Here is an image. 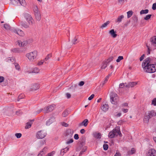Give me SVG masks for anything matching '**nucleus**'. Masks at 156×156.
Segmentation results:
<instances>
[{
  "mask_svg": "<svg viewBox=\"0 0 156 156\" xmlns=\"http://www.w3.org/2000/svg\"><path fill=\"white\" fill-rule=\"evenodd\" d=\"M113 59V56L110 57L105 62H107V63H109L112 61Z\"/></svg>",
  "mask_w": 156,
  "mask_h": 156,
  "instance_id": "nucleus-42",
  "label": "nucleus"
},
{
  "mask_svg": "<svg viewBox=\"0 0 156 156\" xmlns=\"http://www.w3.org/2000/svg\"><path fill=\"white\" fill-rule=\"evenodd\" d=\"M110 99L112 103L116 104L118 101V97L116 94L112 92L110 95Z\"/></svg>",
  "mask_w": 156,
  "mask_h": 156,
  "instance_id": "nucleus-6",
  "label": "nucleus"
},
{
  "mask_svg": "<svg viewBox=\"0 0 156 156\" xmlns=\"http://www.w3.org/2000/svg\"><path fill=\"white\" fill-rule=\"evenodd\" d=\"M54 121H55V118L53 117H52L46 122V125L47 126H49Z\"/></svg>",
  "mask_w": 156,
  "mask_h": 156,
  "instance_id": "nucleus-18",
  "label": "nucleus"
},
{
  "mask_svg": "<svg viewBox=\"0 0 156 156\" xmlns=\"http://www.w3.org/2000/svg\"><path fill=\"white\" fill-rule=\"evenodd\" d=\"M85 138H83L82 141L78 144L77 147L76 148V151H79L82 149V147L85 146Z\"/></svg>",
  "mask_w": 156,
  "mask_h": 156,
  "instance_id": "nucleus-11",
  "label": "nucleus"
},
{
  "mask_svg": "<svg viewBox=\"0 0 156 156\" xmlns=\"http://www.w3.org/2000/svg\"><path fill=\"white\" fill-rule=\"evenodd\" d=\"M146 155L147 156H156V151L154 149H150L148 150Z\"/></svg>",
  "mask_w": 156,
  "mask_h": 156,
  "instance_id": "nucleus-12",
  "label": "nucleus"
},
{
  "mask_svg": "<svg viewBox=\"0 0 156 156\" xmlns=\"http://www.w3.org/2000/svg\"><path fill=\"white\" fill-rule=\"evenodd\" d=\"M126 84H127L126 83H120L119 85V87L120 88H122L124 87H126Z\"/></svg>",
  "mask_w": 156,
  "mask_h": 156,
  "instance_id": "nucleus-46",
  "label": "nucleus"
},
{
  "mask_svg": "<svg viewBox=\"0 0 156 156\" xmlns=\"http://www.w3.org/2000/svg\"><path fill=\"white\" fill-rule=\"evenodd\" d=\"M84 84V81H81L79 83V85L80 86H83Z\"/></svg>",
  "mask_w": 156,
  "mask_h": 156,
  "instance_id": "nucleus-59",
  "label": "nucleus"
},
{
  "mask_svg": "<svg viewBox=\"0 0 156 156\" xmlns=\"http://www.w3.org/2000/svg\"><path fill=\"white\" fill-rule=\"evenodd\" d=\"M15 136L17 138H19L22 136V134L21 133H16L15 134Z\"/></svg>",
  "mask_w": 156,
  "mask_h": 156,
  "instance_id": "nucleus-44",
  "label": "nucleus"
},
{
  "mask_svg": "<svg viewBox=\"0 0 156 156\" xmlns=\"http://www.w3.org/2000/svg\"><path fill=\"white\" fill-rule=\"evenodd\" d=\"M103 147L105 150H107L108 148V145L106 144H104Z\"/></svg>",
  "mask_w": 156,
  "mask_h": 156,
  "instance_id": "nucleus-51",
  "label": "nucleus"
},
{
  "mask_svg": "<svg viewBox=\"0 0 156 156\" xmlns=\"http://www.w3.org/2000/svg\"><path fill=\"white\" fill-rule=\"evenodd\" d=\"M37 55V52L36 51L27 53L26 56L28 58L29 60L31 62H34L36 59Z\"/></svg>",
  "mask_w": 156,
  "mask_h": 156,
  "instance_id": "nucleus-3",
  "label": "nucleus"
},
{
  "mask_svg": "<svg viewBox=\"0 0 156 156\" xmlns=\"http://www.w3.org/2000/svg\"><path fill=\"white\" fill-rule=\"evenodd\" d=\"M149 119L147 118V117H145L144 118V122L145 123H147L149 122Z\"/></svg>",
  "mask_w": 156,
  "mask_h": 156,
  "instance_id": "nucleus-50",
  "label": "nucleus"
},
{
  "mask_svg": "<svg viewBox=\"0 0 156 156\" xmlns=\"http://www.w3.org/2000/svg\"><path fill=\"white\" fill-rule=\"evenodd\" d=\"M107 64V62H105L103 63L101 68V70L105 69L106 67Z\"/></svg>",
  "mask_w": 156,
  "mask_h": 156,
  "instance_id": "nucleus-28",
  "label": "nucleus"
},
{
  "mask_svg": "<svg viewBox=\"0 0 156 156\" xmlns=\"http://www.w3.org/2000/svg\"><path fill=\"white\" fill-rule=\"evenodd\" d=\"M110 23V21H107L104 24L102 25V26L101 27V28L102 29H103L104 28L106 27L108 24Z\"/></svg>",
  "mask_w": 156,
  "mask_h": 156,
  "instance_id": "nucleus-30",
  "label": "nucleus"
},
{
  "mask_svg": "<svg viewBox=\"0 0 156 156\" xmlns=\"http://www.w3.org/2000/svg\"><path fill=\"white\" fill-rule=\"evenodd\" d=\"M66 97L67 98H69L71 97V95L69 93H67L66 94Z\"/></svg>",
  "mask_w": 156,
  "mask_h": 156,
  "instance_id": "nucleus-54",
  "label": "nucleus"
},
{
  "mask_svg": "<svg viewBox=\"0 0 156 156\" xmlns=\"http://www.w3.org/2000/svg\"><path fill=\"white\" fill-rule=\"evenodd\" d=\"M69 149V147H66L64 149L62 150L61 151L60 154L61 155H63L64 154V153H66Z\"/></svg>",
  "mask_w": 156,
  "mask_h": 156,
  "instance_id": "nucleus-27",
  "label": "nucleus"
},
{
  "mask_svg": "<svg viewBox=\"0 0 156 156\" xmlns=\"http://www.w3.org/2000/svg\"><path fill=\"white\" fill-rule=\"evenodd\" d=\"M24 17L26 20L32 17L28 13H26L24 15Z\"/></svg>",
  "mask_w": 156,
  "mask_h": 156,
  "instance_id": "nucleus-38",
  "label": "nucleus"
},
{
  "mask_svg": "<svg viewBox=\"0 0 156 156\" xmlns=\"http://www.w3.org/2000/svg\"><path fill=\"white\" fill-rule=\"evenodd\" d=\"M147 55L150 54V51L151 50L153 47L156 46V40H151L149 44H147Z\"/></svg>",
  "mask_w": 156,
  "mask_h": 156,
  "instance_id": "nucleus-5",
  "label": "nucleus"
},
{
  "mask_svg": "<svg viewBox=\"0 0 156 156\" xmlns=\"http://www.w3.org/2000/svg\"><path fill=\"white\" fill-rule=\"evenodd\" d=\"M33 41V40H18L17 44L20 47H24L28 44H30Z\"/></svg>",
  "mask_w": 156,
  "mask_h": 156,
  "instance_id": "nucleus-4",
  "label": "nucleus"
},
{
  "mask_svg": "<svg viewBox=\"0 0 156 156\" xmlns=\"http://www.w3.org/2000/svg\"><path fill=\"white\" fill-rule=\"evenodd\" d=\"M55 105H52L45 107L43 109V112L44 113H47L53 110L55 107Z\"/></svg>",
  "mask_w": 156,
  "mask_h": 156,
  "instance_id": "nucleus-8",
  "label": "nucleus"
},
{
  "mask_svg": "<svg viewBox=\"0 0 156 156\" xmlns=\"http://www.w3.org/2000/svg\"><path fill=\"white\" fill-rule=\"evenodd\" d=\"M110 76V75H108L107 76H106V77L105 78V80L103 82H102L101 83V84H102V86L104 85V84L107 82V81L108 79V78L109 76Z\"/></svg>",
  "mask_w": 156,
  "mask_h": 156,
  "instance_id": "nucleus-32",
  "label": "nucleus"
},
{
  "mask_svg": "<svg viewBox=\"0 0 156 156\" xmlns=\"http://www.w3.org/2000/svg\"><path fill=\"white\" fill-rule=\"evenodd\" d=\"M77 40H69V44L70 45L75 44L78 42Z\"/></svg>",
  "mask_w": 156,
  "mask_h": 156,
  "instance_id": "nucleus-24",
  "label": "nucleus"
},
{
  "mask_svg": "<svg viewBox=\"0 0 156 156\" xmlns=\"http://www.w3.org/2000/svg\"><path fill=\"white\" fill-rule=\"evenodd\" d=\"M152 9L153 10L156 9V3H154L153 4Z\"/></svg>",
  "mask_w": 156,
  "mask_h": 156,
  "instance_id": "nucleus-55",
  "label": "nucleus"
},
{
  "mask_svg": "<svg viewBox=\"0 0 156 156\" xmlns=\"http://www.w3.org/2000/svg\"><path fill=\"white\" fill-rule=\"evenodd\" d=\"M51 57V54H49L47 55L46 58H45V61L48 60Z\"/></svg>",
  "mask_w": 156,
  "mask_h": 156,
  "instance_id": "nucleus-45",
  "label": "nucleus"
},
{
  "mask_svg": "<svg viewBox=\"0 0 156 156\" xmlns=\"http://www.w3.org/2000/svg\"><path fill=\"white\" fill-rule=\"evenodd\" d=\"M40 143L41 145H42L45 144V140H41L40 142Z\"/></svg>",
  "mask_w": 156,
  "mask_h": 156,
  "instance_id": "nucleus-63",
  "label": "nucleus"
},
{
  "mask_svg": "<svg viewBox=\"0 0 156 156\" xmlns=\"http://www.w3.org/2000/svg\"><path fill=\"white\" fill-rule=\"evenodd\" d=\"M128 18H130L133 15V12L132 11H129L127 12Z\"/></svg>",
  "mask_w": 156,
  "mask_h": 156,
  "instance_id": "nucleus-34",
  "label": "nucleus"
},
{
  "mask_svg": "<svg viewBox=\"0 0 156 156\" xmlns=\"http://www.w3.org/2000/svg\"><path fill=\"white\" fill-rule=\"evenodd\" d=\"M46 135V133L44 131L40 130L37 133L36 136L38 139H42Z\"/></svg>",
  "mask_w": 156,
  "mask_h": 156,
  "instance_id": "nucleus-9",
  "label": "nucleus"
},
{
  "mask_svg": "<svg viewBox=\"0 0 156 156\" xmlns=\"http://www.w3.org/2000/svg\"><path fill=\"white\" fill-rule=\"evenodd\" d=\"M44 62V61L43 60H41L39 61L37 63V65L38 66H40L42 65Z\"/></svg>",
  "mask_w": 156,
  "mask_h": 156,
  "instance_id": "nucleus-56",
  "label": "nucleus"
},
{
  "mask_svg": "<svg viewBox=\"0 0 156 156\" xmlns=\"http://www.w3.org/2000/svg\"><path fill=\"white\" fill-rule=\"evenodd\" d=\"M136 150L134 148H132L131 151H128V154L129 155L132 154L134 153L135 152Z\"/></svg>",
  "mask_w": 156,
  "mask_h": 156,
  "instance_id": "nucleus-29",
  "label": "nucleus"
},
{
  "mask_svg": "<svg viewBox=\"0 0 156 156\" xmlns=\"http://www.w3.org/2000/svg\"><path fill=\"white\" fill-rule=\"evenodd\" d=\"M148 12L149 10L147 9H146L145 10H142L140 11V14L141 15L144 14H147L148 13Z\"/></svg>",
  "mask_w": 156,
  "mask_h": 156,
  "instance_id": "nucleus-31",
  "label": "nucleus"
},
{
  "mask_svg": "<svg viewBox=\"0 0 156 156\" xmlns=\"http://www.w3.org/2000/svg\"><path fill=\"white\" fill-rule=\"evenodd\" d=\"M20 24L25 28H27L29 27V26L26 23L23 21L20 22Z\"/></svg>",
  "mask_w": 156,
  "mask_h": 156,
  "instance_id": "nucleus-25",
  "label": "nucleus"
},
{
  "mask_svg": "<svg viewBox=\"0 0 156 156\" xmlns=\"http://www.w3.org/2000/svg\"><path fill=\"white\" fill-rule=\"evenodd\" d=\"M12 3L14 5H21L24 6L26 5L25 0H10Z\"/></svg>",
  "mask_w": 156,
  "mask_h": 156,
  "instance_id": "nucleus-7",
  "label": "nucleus"
},
{
  "mask_svg": "<svg viewBox=\"0 0 156 156\" xmlns=\"http://www.w3.org/2000/svg\"><path fill=\"white\" fill-rule=\"evenodd\" d=\"M123 59V58L122 56H119L118 57V59L116 60V61L117 62H119Z\"/></svg>",
  "mask_w": 156,
  "mask_h": 156,
  "instance_id": "nucleus-40",
  "label": "nucleus"
},
{
  "mask_svg": "<svg viewBox=\"0 0 156 156\" xmlns=\"http://www.w3.org/2000/svg\"><path fill=\"white\" fill-rule=\"evenodd\" d=\"M33 9L34 14L40 12L38 11V7L37 6L34 7Z\"/></svg>",
  "mask_w": 156,
  "mask_h": 156,
  "instance_id": "nucleus-39",
  "label": "nucleus"
},
{
  "mask_svg": "<svg viewBox=\"0 0 156 156\" xmlns=\"http://www.w3.org/2000/svg\"><path fill=\"white\" fill-rule=\"evenodd\" d=\"M94 136L96 138L100 139L101 138V135L99 133H95L94 134Z\"/></svg>",
  "mask_w": 156,
  "mask_h": 156,
  "instance_id": "nucleus-33",
  "label": "nucleus"
},
{
  "mask_svg": "<svg viewBox=\"0 0 156 156\" xmlns=\"http://www.w3.org/2000/svg\"><path fill=\"white\" fill-rule=\"evenodd\" d=\"M11 30L13 32L17 34L20 36H23L24 35L23 32L20 29L13 28Z\"/></svg>",
  "mask_w": 156,
  "mask_h": 156,
  "instance_id": "nucleus-10",
  "label": "nucleus"
},
{
  "mask_svg": "<svg viewBox=\"0 0 156 156\" xmlns=\"http://www.w3.org/2000/svg\"><path fill=\"white\" fill-rule=\"evenodd\" d=\"M87 149V147L86 146H84L81 150V151L83 152L85 151Z\"/></svg>",
  "mask_w": 156,
  "mask_h": 156,
  "instance_id": "nucleus-53",
  "label": "nucleus"
},
{
  "mask_svg": "<svg viewBox=\"0 0 156 156\" xmlns=\"http://www.w3.org/2000/svg\"><path fill=\"white\" fill-rule=\"evenodd\" d=\"M88 122V120L87 119H84L82 122L79 123L78 126H83L86 127L87 125Z\"/></svg>",
  "mask_w": 156,
  "mask_h": 156,
  "instance_id": "nucleus-16",
  "label": "nucleus"
},
{
  "mask_svg": "<svg viewBox=\"0 0 156 156\" xmlns=\"http://www.w3.org/2000/svg\"><path fill=\"white\" fill-rule=\"evenodd\" d=\"M29 24L30 25H33L34 24V21L32 17L29 18L27 20Z\"/></svg>",
  "mask_w": 156,
  "mask_h": 156,
  "instance_id": "nucleus-21",
  "label": "nucleus"
},
{
  "mask_svg": "<svg viewBox=\"0 0 156 156\" xmlns=\"http://www.w3.org/2000/svg\"><path fill=\"white\" fill-rule=\"evenodd\" d=\"M36 19L37 20H40L41 19V15L40 12L34 14Z\"/></svg>",
  "mask_w": 156,
  "mask_h": 156,
  "instance_id": "nucleus-26",
  "label": "nucleus"
},
{
  "mask_svg": "<svg viewBox=\"0 0 156 156\" xmlns=\"http://www.w3.org/2000/svg\"><path fill=\"white\" fill-rule=\"evenodd\" d=\"M137 83L136 82H132L129 83L126 85V87L127 88L133 87L137 84Z\"/></svg>",
  "mask_w": 156,
  "mask_h": 156,
  "instance_id": "nucleus-15",
  "label": "nucleus"
},
{
  "mask_svg": "<svg viewBox=\"0 0 156 156\" xmlns=\"http://www.w3.org/2000/svg\"><path fill=\"white\" fill-rule=\"evenodd\" d=\"M29 68L28 69L27 68V70L25 71L26 73H38L40 71V69L37 68L35 67L32 69V70L30 71L29 70Z\"/></svg>",
  "mask_w": 156,
  "mask_h": 156,
  "instance_id": "nucleus-13",
  "label": "nucleus"
},
{
  "mask_svg": "<svg viewBox=\"0 0 156 156\" xmlns=\"http://www.w3.org/2000/svg\"><path fill=\"white\" fill-rule=\"evenodd\" d=\"M101 109L104 112L107 111L109 109V106L107 104L103 105L101 107Z\"/></svg>",
  "mask_w": 156,
  "mask_h": 156,
  "instance_id": "nucleus-17",
  "label": "nucleus"
},
{
  "mask_svg": "<svg viewBox=\"0 0 156 156\" xmlns=\"http://www.w3.org/2000/svg\"><path fill=\"white\" fill-rule=\"evenodd\" d=\"M62 124L63 126L65 127H68L69 126L68 124L64 122H62Z\"/></svg>",
  "mask_w": 156,
  "mask_h": 156,
  "instance_id": "nucleus-61",
  "label": "nucleus"
},
{
  "mask_svg": "<svg viewBox=\"0 0 156 156\" xmlns=\"http://www.w3.org/2000/svg\"><path fill=\"white\" fill-rule=\"evenodd\" d=\"M146 115H148L149 116H150V118H151V117H152V115H151V114H150V111H148L146 113Z\"/></svg>",
  "mask_w": 156,
  "mask_h": 156,
  "instance_id": "nucleus-60",
  "label": "nucleus"
},
{
  "mask_svg": "<svg viewBox=\"0 0 156 156\" xmlns=\"http://www.w3.org/2000/svg\"><path fill=\"white\" fill-rule=\"evenodd\" d=\"M69 114V112L68 110H65V111L62 114V115L63 116L65 117L68 114Z\"/></svg>",
  "mask_w": 156,
  "mask_h": 156,
  "instance_id": "nucleus-35",
  "label": "nucleus"
},
{
  "mask_svg": "<svg viewBox=\"0 0 156 156\" xmlns=\"http://www.w3.org/2000/svg\"><path fill=\"white\" fill-rule=\"evenodd\" d=\"M4 28L7 30H9L10 28V25L8 24H5L4 25Z\"/></svg>",
  "mask_w": 156,
  "mask_h": 156,
  "instance_id": "nucleus-37",
  "label": "nucleus"
},
{
  "mask_svg": "<svg viewBox=\"0 0 156 156\" xmlns=\"http://www.w3.org/2000/svg\"><path fill=\"white\" fill-rule=\"evenodd\" d=\"M123 15H121L118 17L117 19L115 21V22L117 23H119L122 21V20L124 18Z\"/></svg>",
  "mask_w": 156,
  "mask_h": 156,
  "instance_id": "nucleus-22",
  "label": "nucleus"
},
{
  "mask_svg": "<svg viewBox=\"0 0 156 156\" xmlns=\"http://www.w3.org/2000/svg\"><path fill=\"white\" fill-rule=\"evenodd\" d=\"M31 123L28 122L27 123L25 127L26 129H28L31 127Z\"/></svg>",
  "mask_w": 156,
  "mask_h": 156,
  "instance_id": "nucleus-36",
  "label": "nucleus"
},
{
  "mask_svg": "<svg viewBox=\"0 0 156 156\" xmlns=\"http://www.w3.org/2000/svg\"><path fill=\"white\" fill-rule=\"evenodd\" d=\"M151 105H156V98H154L152 101Z\"/></svg>",
  "mask_w": 156,
  "mask_h": 156,
  "instance_id": "nucleus-47",
  "label": "nucleus"
},
{
  "mask_svg": "<svg viewBox=\"0 0 156 156\" xmlns=\"http://www.w3.org/2000/svg\"><path fill=\"white\" fill-rule=\"evenodd\" d=\"M55 151H52L51 152L48 153L46 156H52L55 154Z\"/></svg>",
  "mask_w": 156,
  "mask_h": 156,
  "instance_id": "nucleus-48",
  "label": "nucleus"
},
{
  "mask_svg": "<svg viewBox=\"0 0 156 156\" xmlns=\"http://www.w3.org/2000/svg\"><path fill=\"white\" fill-rule=\"evenodd\" d=\"M150 114H151V115L152 116H155L156 115V113L155 111L154 110H152L151 111H150Z\"/></svg>",
  "mask_w": 156,
  "mask_h": 156,
  "instance_id": "nucleus-49",
  "label": "nucleus"
},
{
  "mask_svg": "<svg viewBox=\"0 0 156 156\" xmlns=\"http://www.w3.org/2000/svg\"><path fill=\"white\" fill-rule=\"evenodd\" d=\"M94 94H92L90 97H89L88 98V100H91L94 97Z\"/></svg>",
  "mask_w": 156,
  "mask_h": 156,
  "instance_id": "nucleus-57",
  "label": "nucleus"
},
{
  "mask_svg": "<svg viewBox=\"0 0 156 156\" xmlns=\"http://www.w3.org/2000/svg\"><path fill=\"white\" fill-rule=\"evenodd\" d=\"M73 133V130L72 129H67L66 132V136L68 138L72 137Z\"/></svg>",
  "mask_w": 156,
  "mask_h": 156,
  "instance_id": "nucleus-14",
  "label": "nucleus"
},
{
  "mask_svg": "<svg viewBox=\"0 0 156 156\" xmlns=\"http://www.w3.org/2000/svg\"><path fill=\"white\" fill-rule=\"evenodd\" d=\"M39 88L38 85L37 84H35L32 85L31 86L30 90L31 91L35 90Z\"/></svg>",
  "mask_w": 156,
  "mask_h": 156,
  "instance_id": "nucleus-19",
  "label": "nucleus"
},
{
  "mask_svg": "<svg viewBox=\"0 0 156 156\" xmlns=\"http://www.w3.org/2000/svg\"><path fill=\"white\" fill-rule=\"evenodd\" d=\"M73 139H70L69 140H68V141H67L66 143V144H69L70 143H73Z\"/></svg>",
  "mask_w": 156,
  "mask_h": 156,
  "instance_id": "nucleus-52",
  "label": "nucleus"
},
{
  "mask_svg": "<svg viewBox=\"0 0 156 156\" xmlns=\"http://www.w3.org/2000/svg\"><path fill=\"white\" fill-rule=\"evenodd\" d=\"M151 16V15L149 14L148 15H147L144 18V19L146 20H147L150 19Z\"/></svg>",
  "mask_w": 156,
  "mask_h": 156,
  "instance_id": "nucleus-43",
  "label": "nucleus"
},
{
  "mask_svg": "<svg viewBox=\"0 0 156 156\" xmlns=\"http://www.w3.org/2000/svg\"><path fill=\"white\" fill-rule=\"evenodd\" d=\"M11 51L14 53H21L22 52V51L19 48H14L12 49Z\"/></svg>",
  "mask_w": 156,
  "mask_h": 156,
  "instance_id": "nucleus-23",
  "label": "nucleus"
},
{
  "mask_svg": "<svg viewBox=\"0 0 156 156\" xmlns=\"http://www.w3.org/2000/svg\"><path fill=\"white\" fill-rule=\"evenodd\" d=\"M44 153L43 150L41 151L40 153L38 154V156H42L44 154Z\"/></svg>",
  "mask_w": 156,
  "mask_h": 156,
  "instance_id": "nucleus-58",
  "label": "nucleus"
},
{
  "mask_svg": "<svg viewBox=\"0 0 156 156\" xmlns=\"http://www.w3.org/2000/svg\"><path fill=\"white\" fill-rule=\"evenodd\" d=\"M118 135H119L120 136H122L119 128L117 127L109 133L108 136L110 138H113L117 136Z\"/></svg>",
  "mask_w": 156,
  "mask_h": 156,
  "instance_id": "nucleus-2",
  "label": "nucleus"
},
{
  "mask_svg": "<svg viewBox=\"0 0 156 156\" xmlns=\"http://www.w3.org/2000/svg\"><path fill=\"white\" fill-rule=\"evenodd\" d=\"M74 138L76 140H78L79 139V136L78 134H76L74 136Z\"/></svg>",
  "mask_w": 156,
  "mask_h": 156,
  "instance_id": "nucleus-62",
  "label": "nucleus"
},
{
  "mask_svg": "<svg viewBox=\"0 0 156 156\" xmlns=\"http://www.w3.org/2000/svg\"><path fill=\"white\" fill-rule=\"evenodd\" d=\"M114 156H121V154L119 152H117Z\"/></svg>",
  "mask_w": 156,
  "mask_h": 156,
  "instance_id": "nucleus-64",
  "label": "nucleus"
},
{
  "mask_svg": "<svg viewBox=\"0 0 156 156\" xmlns=\"http://www.w3.org/2000/svg\"><path fill=\"white\" fill-rule=\"evenodd\" d=\"M142 66L146 72L151 73L156 71V64H152L151 59L150 58H147L144 61Z\"/></svg>",
  "mask_w": 156,
  "mask_h": 156,
  "instance_id": "nucleus-1",
  "label": "nucleus"
},
{
  "mask_svg": "<svg viewBox=\"0 0 156 156\" xmlns=\"http://www.w3.org/2000/svg\"><path fill=\"white\" fill-rule=\"evenodd\" d=\"M109 33L113 38H115L117 36V34H116V32L115 31L114 29H112L110 30L109 32Z\"/></svg>",
  "mask_w": 156,
  "mask_h": 156,
  "instance_id": "nucleus-20",
  "label": "nucleus"
},
{
  "mask_svg": "<svg viewBox=\"0 0 156 156\" xmlns=\"http://www.w3.org/2000/svg\"><path fill=\"white\" fill-rule=\"evenodd\" d=\"M16 69L18 70H19L20 69V68L19 64L17 63H15L14 64Z\"/></svg>",
  "mask_w": 156,
  "mask_h": 156,
  "instance_id": "nucleus-41",
  "label": "nucleus"
}]
</instances>
